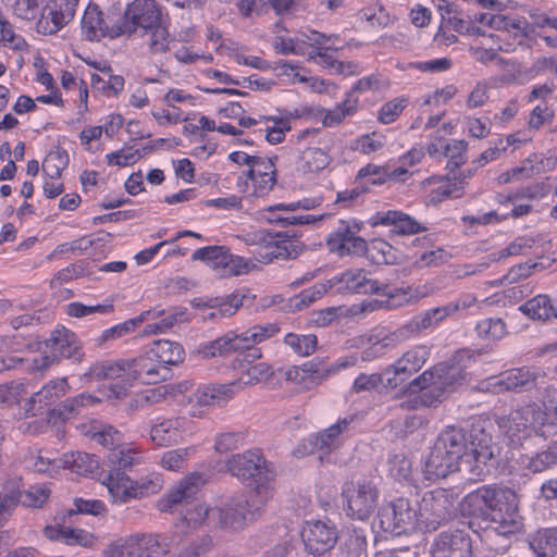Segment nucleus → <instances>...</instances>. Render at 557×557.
<instances>
[{"instance_id": "1", "label": "nucleus", "mask_w": 557, "mask_h": 557, "mask_svg": "<svg viewBox=\"0 0 557 557\" xmlns=\"http://www.w3.org/2000/svg\"><path fill=\"white\" fill-rule=\"evenodd\" d=\"M206 483L202 473L191 472L182 478L157 502L163 513L177 515L184 522L255 521L262 518L260 506H250L244 496H233L224 506H207L196 502V496Z\"/></svg>"}, {"instance_id": "2", "label": "nucleus", "mask_w": 557, "mask_h": 557, "mask_svg": "<svg viewBox=\"0 0 557 557\" xmlns=\"http://www.w3.org/2000/svg\"><path fill=\"white\" fill-rule=\"evenodd\" d=\"M472 361L469 351H457L448 361L438 363L413 379L408 389L421 392L420 398L424 406H435L467 381V369Z\"/></svg>"}, {"instance_id": "3", "label": "nucleus", "mask_w": 557, "mask_h": 557, "mask_svg": "<svg viewBox=\"0 0 557 557\" xmlns=\"http://www.w3.org/2000/svg\"><path fill=\"white\" fill-rule=\"evenodd\" d=\"M226 471L242 483L251 486L261 499H269L274 492L276 470L261 449L251 448L231 455L225 461Z\"/></svg>"}, {"instance_id": "4", "label": "nucleus", "mask_w": 557, "mask_h": 557, "mask_svg": "<svg viewBox=\"0 0 557 557\" xmlns=\"http://www.w3.org/2000/svg\"><path fill=\"white\" fill-rule=\"evenodd\" d=\"M499 426L513 446H522L533 435L547 438L555 434L552 416L536 404L510 412L502 419Z\"/></svg>"}, {"instance_id": "5", "label": "nucleus", "mask_w": 557, "mask_h": 557, "mask_svg": "<svg viewBox=\"0 0 557 557\" xmlns=\"http://www.w3.org/2000/svg\"><path fill=\"white\" fill-rule=\"evenodd\" d=\"M423 333L416 315L392 332L372 330L354 339V346L361 349V360L372 361L383 357L398 344Z\"/></svg>"}, {"instance_id": "6", "label": "nucleus", "mask_w": 557, "mask_h": 557, "mask_svg": "<svg viewBox=\"0 0 557 557\" xmlns=\"http://www.w3.org/2000/svg\"><path fill=\"white\" fill-rule=\"evenodd\" d=\"M277 158L260 157L255 164L237 177V189L248 198L267 196L277 182L275 160Z\"/></svg>"}, {"instance_id": "7", "label": "nucleus", "mask_w": 557, "mask_h": 557, "mask_svg": "<svg viewBox=\"0 0 557 557\" xmlns=\"http://www.w3.org/2000/svg\"><path fill=\"white\" fill-rule=\"evenodd\" d=\"M119 28L113 33L131 35L152 29L162 21V14L154 0H134L129 3L123 16L117 15Z\"/></svg>"}, {"instance_id": "8", "label": "nucleus", "mask_w": 557, "mask_h": 557, "mask_svg": "<svg viewBox=\"0 0 557 557\" xmlns=\"http://www.w3.org/2000/svg\"><path fill=\"white\" fill-rule=\"evenodd\" d=\"M45 356L41 360H34V370H42L60 358H75L81 360L83 357L79 341L75 333L64 326L54 329L49 338L44 343Z\"/></svg>"}, {"instance_id": "9", "label": "nucleus", "mask_w": 557, "mask_h": 557, "mask_svg": "<svg viewBox=\"0 0 557 557\" xmlns=\"http://www.w3.org/2000/svg\"><path fill=\"white\" fill-rule=\"evenodd\" d=\"M430 357V347L419 344L407 349L394 363L384 370L385 387L396 389L403 386L425 364Z\"/></svg>"}, {"instance_id": "10", "label": "nucleus", "mask_w": 557, "mask_h": 557, "mask_svg": "<svg viewBox=\"0 0 557 557\" xmlns=\"http://www.w3.org/2000/svg\"><path fill=\"white\" fill-rule=\"evenodd\" d=\"M132 366L129 359L116 361H104L92 364L84 374L87 380H110L116 381L109 387L108 397L122 398L127 394L128 388L134 384L131 374Z\"/></svg>"}, {"instance_id": "11", "label": "nucleus", "mask_w": 557, "mask_h": 557, "mask_svg": "<svg viewBox=\"0 0 557 557\" xmlns=\"http://www.w3.org/2000/svg\"><path fill=\"white\" fill-rule=\"evenodd\" d=\"M196 433L195 422L186 416L159 418L151 425L150 441L159 447H170L191 437Z\"/></svg>"}, {"instance_id": "12", "label": "nucleus", "mask_w": 557, "mask_h": 557, "mask_svg": "<svg viewBox=\"0 0 557 557\" xmlns=\"http://www.w3.org/2000/svg\"><path fill=\"white\" fill-rule=\"evenodd\" d=\"M497 454L498 448L492 436L483 429L473 428L468 441L466 461L472 462L469 472L475 480H482L488 473V465Z\"/></svg>"}, {"instance_id": "13", "label": "nucleus", "mask_w": 557, "mask_h": 557, "mask_svg": "<svg viewBox=\"0 0 557 557\" xmlns=\"http://www.w3.org/2000/svg\"><path fill=\"white\" fill-rule=\"evenodd\" d=\"M347 499V516L352 520H367L376 507L377 490L370 481L348 483L343 490Z\"/></svg>"}, {"instance_id": "14", "label": "nucleus", "mask_w": 557, "mask_h": 557, "mask_svg": "<svg viewBox=\"0 0 557 557\" xmlns=\"http://www.w3.org/2000/svg\"><path fill=\"white\" fill-rule=\"evenodd\" d=\"M193 260L207 262L220 276H232L248 273L250 263L243 257L233 256L223 246H208L196 249Z\"/></svg>"}, {"instance_id": "15", "label": "nucleus", "mask_w": 557, "mask_h": 557, "mask_svg": "<svg viewBox=\"0 0 557 557\" xmlns=\"http://www.w3.org/2000/svg\"><path fill=\"white\" fill-rule=\"evenodd\" d=\"M543 376L534 368L521 367L503 372L498 376L491 377L487 388L493 393H524L537 385V380Z\"/></svg>"}, {"instance_id": "16", "label": "nucleus", "mask_w": 557, "mask_h": 557, "mask_svg": "<svg viewBox=\"0 0 557 557\" xmlns=\"http://www.w3.org/2000/svg\"><path fill=\"white\" fill-rule=\"evenodd\" d=\"M359 227L347 221H339L338 226L327 237V246L339 257L362 256L368 250L367 242L357 235Z\"/></svg>"}, {"instance_id": "17", "label": "nucleus", "mask_w": 557, "mask_h": 557, "mask_svg": "<svg viewBox=\"0 0 557 557\" xmlns=\"http://www.w3.org/2000/svg\"><path fill=\"white\" fill-rule=\"evenodd\" d=\"M78 0H49L37 22V30L44 35L57 34L73 20Z\"/></svg>"}, {"instance_id": "18", "label": "nucleus", "mask_w": 557, "mask_h": 557, "mask_svg": "<svg viewBox=\"0 0 557 557\" xmlns=\"http://www.w3.org/2000/svg\"><path fill=\"white\" fill-rule=\"evenodd\" d=\"M490 522H515L519 497L509 487L486 486Z\"/></svg>"}, {"instance_id": "19", "label": "nucleus", "mask_w": 557, "mask_h": 557, "mask_svg": "<svg viewBox=\"0 0 557 557\" xmlns=\"http://www.w3.org/2000/svg\"><path fill=\"white\" fill-rule=\"evenodd\" d=\"M234 397L232 385L209 384L196 388L188 397L191 417H201L207 409L215 406H222Z\"/></svg>"}, {"instance_id": "20", "label": "nucleus", "mask_w": 557, "mask_h": 557, "mask_svg": "<svg viewBox=\"0 0 557 557\" xmlns=\"http://www.w3.org/2000/svg\"><path fill=\"white\" fill-rule=\"evenodd\" d=\"M318 129H305L297 136V157L295 161L297 172L313 174L325 169L330 163L329 153L320 147H302L307 137L317 136Z\"/></svg>"}, {"instance_id": "21", "label": "nucleus", "mask_w": 557, "mask_h": 557, "mask_svg": "<svg viewBox=\"0 0 557 557\" xmlns=\"http://www.w3.org/2000/svg\"><path fill=\"white\" fill-rule=\"evenodd\" d=\"M248 357H252L255 359H259L261 357V354L259 350H253L251 354H248L246 357L237 358L234 361V368L239 369L240 373L239 376L227 383L228 385H232L233 387V395H235L237 392L245 389L250 386H255L261 382L268 381L271 379L274 374V371L272 367L269 363L265 362H259V363H245L247 361Z\"/></svg>"}, {"instance_id": "22", "label": "nucleus", "mask_w": 557, "mask_h": 557, "mask_svg": "<svg viewBox=\"0 0 557 557\" xmlns=\"http://www.w3.org/2000/svg\"><path fill=\"white\" fill-rule=\"evenodd\" d=\"M67 388L66 379L51 380L27 399L23 406L24 416L28 418L41 414L48 406L65 395Z\"/></svg>"}, {"instance_id": "23", "label": "nucleus", "mask_w": 557, "mask_h": 557, "mask_svg": "<svg viewBox=\"0 0 557 557\" xmlns=\"http://www.w3.org/2000/svg\"><path fill=\"white\" fill-rule=\"evenodd\" d=\"M115 28H119L117 15H108L104 18L97 5L87 7L82 20V30L86 39L92 41L104 36L117 37L120 34L113 33Z\"/></svg>"}, {"instance_id": "24", "label": "nucleus", "mask_w": 557, "mask_h": 557, "mask_svg": "<svg viewBox=\"0 0 557 557\" xmlns=\"http://www.w3.org/2000/svg\"><path fill=\"white\" fill-rule=\"evenodd\" d=\"M476 300V296L473 294H462L455 301L420 312L416 318L424 332L438 325L448 317L472 307Z\"/></svg>"}, {"instance_id": "25", "label": "nucleus", "mask_w": 557, "mask_h": 557, "mask_svg": "<svg viewBox=\"0 0 557 557\" xmlns=\"http://www.w3.org/2000/svg\"><path fill=\"white\" fill-rule=\"evenodd\" d=\"M475 21L481 25L506 32L515 37H528L532 33L530 23L522 16L487 12L475 14Z\"/></svg>"}, {"instance_id": "26", "label": "nucleus", "mask_w": 557, "mask_h": 557, "mask_svg": "<svg viewBox=\"0 0 557 557\" xmlns=\"http://www.w3.org/2000/svg\"><path fill=\"white\" fill-rule=\"evenodd\" d=\"M301 537L310 554L322 555L335 545L338 535L334 525L306 524L301 530Z\"/></svg>"}, {"instance_id": "27", "label": "nucleus", "mask_w": 557, "mask_h": 557, "mask_svg": "<svg viewBox=\"0 0 557 557\" xmlns=\"http://www.w3.org/2000/svg\"><path fill=\"white\" fill-rule=\"evenodd\" d=\"M342 293L380 294L381 284L369 276L363 269H349L334 278Z\"/></svg>"}, {"instance_id": "28", "label": "nucleus", "mask_w": 557, "mask_h": 557, "mask_svg": "<svg viewBox=\"0 0 557 557\" xmlns=\"http://www.w3.org/2000/svg\"><path fill=\"white\" fill-rule=\"evenodd\" d=\"M463 550V554H472V543L468 533L462 530L440 533L433 541L430 555L455 556L457 552Z\"/></svg>"}, {"instance_id": "29", "label": "nucleus", "mask_w": 557, "mask_h": 557, "mask_svg": "<svg viewBox=\"0 0 557 557\" xmlns=\"http://www.w3.org/2000/svg\"><path fill=\"white\" fill-rule=\"evenodd\" d=\"M129 361L134 383L139 381L145 384H156L165 380L170 374V369H164L156 357L150 356V349H147L144 355L129 359Z\"/></svg>"}, {"instance_id": "30", "label": "nucleus", "mask_w": 557, "mask_h": 557, "mask_svg": "<svg viewBox=\"0 0 557 557\" xmlns=\"http://www.w3.org/2000/svg\"><path fill=\"white\" fill-rule=\"evenodd\" d=\"M333 374L334 370H331L330 364L322 359H312L305 362L301 367L292 368L286 371L288 380L306 384L308 387L321 384Z\"/></svg>"}, {"instance_id": "31", "label": "nucleus", "mask_w": 557, "mask_h": 557, "mask_svg": "<svg viewBox=\"0 0 557 557\" xmlns=\"http://www.w3.org/2000/svg\"><path fill=\"white\" fill-rule=\"evenodd\" d=\"M460 462L446 450L433 446L424 462L425 479L436 481L447 478L459 470Z\"/></svg>"}, {"instance_id": "32", "label": "nucleus", "mask_w": 557, "mask_h": 557, "mask_svg": "<svg viewBox=\"0 0 557 557\" xmlns=\"http://www.w3.org/2000/svg\"><path fill=\"white\" fill-rule=\"evenodd\" d=\"M246 242L250 245L264 244L265 252L260 256L263 262H271L274 259H293L298 255L297 245L294 242H272L263 232L247 234Z\"/></svg>"}, {"instance_id": "33", "label": "nucleus", "mask_w": 557, "mask_h": 557, "mask_svg": "<svg viewBox=\"0 0 557 557\" xmlns=\"http://www.w3.org/2000/svg\"><path fill=\"white\" fill-rule=\"evenodd\" d=\"M44 534L51 541L62 542L66 545L90 546L94 543L92 533L72 528L69 524H46Z\"/></svg>"}, {"instance_id": "34", "label": "nucleus", "mask_w": 557, "mask_h": 557, "mask_svg": "<svg viewBox=\"0 0 557 557\" xmlns=\"http://www.w3.org/2000/svg\"><path fill=\"white\" fill-rule=\"evenodd\" d=\"M373 225H389L391 232L399 235H412L425 230L408 214L394 210L377 213L373 218Z\"/></svg>"}, {"instance_id": "35", "label": "nucleus", "mask_w": 557, "mask_h": 557, "mask_svg": "<svg viewBox=\"0 0 557 557\" xmlns=\"http://www.w3.org/2000/svg\"><path fill=\"white\" fill-rule=\"evenodd\" d=\"M422 188H430V202L437 203L447 198H459L463 195L462 182H453L446 176H431L421 182Z\"/></svg>"}, {"instance_id": "36", "label": "nucleus", "mask_w": 557, "mask_h": 557, "mask_svg": "<svg viewBox=\"0 0 557 557\" xmlns=\"http://www.w3.org/2000/svg\"><path fill=\"white\" fill-rule=\"evenodd\" d=\"M433 446L446 450L447 454L461 461L468 451V440L462 430L448 426L440 433Z\"/></svg>"}, {"instance_id": "37", "label": "nucleus", "mask_w": 557, "mask_h": 557, "mask_svg": "<svg viewBox=\"0 0 557 557\" xmlns=\"http://www.w3.org/2000/svg\"><path fill=\"white\" fill-rule=\"evenodd\" d=\"M351 420V418L341 419L335 424L312 436L309 440L312 449L323 451L325 454L336 449L341 445L342 433L348 429Z\"/></svg>"}, {"instance_id": "38", "label": "nucleus", "mask_w": 557, "mask_h": 557, "mask_svg": "<svg viewBox=\"0 0 557 557\" xmlns=\"http://www.w3.org/2000/svg\"><path fill=\"white\" fill-rule=\"evenodd\" d=\"M149 349L150 356L156 357L157 361L164 369H169V366L182 363L185 359V350L177 342L158 339L151 344Z\"/></svg>"}, {"instance_id": "39", "label": "nucleus", "mask_w": 557, "mask_h": 557, "mask_svg": "<svg viewBox=\"0 0 557 557\" xmlns=\"http://www.w3.org/2000/svg\"><path fill=\"white\" fill-rule=\"evenodd\" d=\"M486 486H482L469 493L459 504L460 513L470 519L490 521L488 502Z\"/></svg>"}, {"instance_id": "40", "label": "nucleus", "mask_w": 557, "mask_h": 557, "mask_svg": "<svg viewBox=\"0 0 557 557\" xmlns=\"http://www.w3.org/2000/svg\"><path fill=\"white\" fill-rule=\"evenodd\" d=\"M520 310L533 320L549 321L557 319V302L545 294L525 301L520 306Z\"/></svg>"}, {"instance_id": "41", "label": "nucleus", "mask_w": 557, "mask_h": 557, "mask_svg": "<svg viewBox=\"0 0 557 557\" xmlns=\"http://www.w3.org/2000/svg\"><path fill=\"white\" fill-rule=\"evenodd\" d=\"M388 297L391 307L412 305L428 297L431 290L426 286H408L406 288L388 289L387 285H381V293Z\"/></svg>"}, {"instance_id": "42", "label": "nucleus", "mask_w": 557, "mask_h": 557, "mask_svg": "<svg viewBox=\"0 0 557 557\" xmlns=\"http://www.w3.org/2000/svg\"><path fill=\"white\" fill-rule=\"evenodd\" d=\"M304 39L307 41L306 46L309 45L315 50L308 53L309 60L314 62L320 61L326 64L332 58L327 54L329 50H336V41L338 37L336 35L326 36L324 34L311 30L310 34H302Z\"/></svg>"}, {"instance_id": "43", "label": "nucleus", "mask_w": 557, "mask_h": 557, "mask_svg": "<svg viewBox=\"0 0 557 557\" xmlns=\"http://www.w3.org/2000/svg\"><path fill=\"white\" fill-rule=\"evenodd\" d=\"M191 386V383L186 382H180L174 385H168V386H161L157 388L147 389L140 394H137L135 398L131 401L129 406L133 409L141 408L149 404H154L159 401L161 397L164 396L166 393H171L173 396H177L180 394H184L187 392Z\"/></svg>"}, {"instance_id": "44", "label": "nucleus", "mask_w": 557, "mask_h": 557, "mask_svg": "<svg viewBox=\"0 0 557 557\" xmlns=\"http://www.w3.org/2000/svg\"><path fill=\"white\" fill-rule=\"evenodd\" d=\"M103 484L114 502H127L133 498V481L122 471H109Z\"/></svg>"}, {"instance_id": "45", "label": "nucleus", "mask_w": 557, "mask_h": 557, "mask_svg": "<svg viewBox=\"0 0 557 557\" xmlns=\"http://www.w3.org/2000/svg\"><path fill=\"white\" fill-rule=\"evenodd\" d=\"M359 100L350 94L346 95L343 102L338 103L335 108L326 110L322 109V125L324 127H336L344 122V120L354 114L358 108Z\"/></svg>"}, {"instance_id": "46", "label": "nucleus", "mask_w": 557, "mask_h": 557, "mask_svg": "<svg viewBox=\"0 0 557 557\" xmlns=\"http://www.w3.org/2000/svg\"><path fill=\"white\" fill-rule=\"evenodd\" d=\"M63 469H70L79 475H88L99 468V460L95 455L73 451L62 456Z\"/></svg>"}, {"instance_id": "47", "label": "nucleus", "mask_w": 557, "mask_h": 557, "mask_svg": "<svg viewBox=\"0 0 557 557\" xmlns=\"http://www.w3.org/2000/svg\"><path fill=\"white\" fill-rule=\"evenodd\" d=\"M233 352L236 351L232 338V332H227L213 341L200 344L195 350V354L202 359L226 357Z\"/></svg>"}, {"instance_id": "48", "label": "nucleus", "mask_w": 557, "mask_h": 557, "mask_svg": "<svg viewBox=\"0 0 557 557\" xmlns=\"http://www.w3.org/2000/svg\"><path fill=\"white\" fill-rule=\"evenodd\" d=\"M536 557H555L557 554V528L539 530L530 542Z\"/></svg>"}, {"instance_id": "49", "label": "nucleus", "mask_w": 557, "mask_h": 557, "mask_svg": "<svg viewBox=\"0 0 557 557\" xmlns=\"http://www.w3.org/2000/svg\"><path fill=\"white\" fill-rule=\"evenodd\" d=\"M140 453L133 447L122 446L117 449H112L107 458L110 471L127 470L140 462Z\"/></svg>"}, {"instance_id": "50", "label": "nucleus", "mask_w": 557, "mask_h": 557, "mask_svg": "<svg viewBox=\"0 0 557 557\" xmlns=\"http://www.w3.org/2000/svg\"><path fill=\"white\" fill-rule=\"evenodd\" d=\"M106 512V506L102 502L96 499L75 498L73 507L63 509L59 513L61 520L72 519L76 515H90L92 517H102Z\"/></svg>"}, {"instance_id": "51", "label": "nucleus", "mask_w": 557, "mask_h": 557, "mask_svg": "<svg viewBox=\"0 0 557 557\" xmlns=\"http://www.w3.org/2000/svg\"><path fill=\"white\" fill-rule=\"evenodd\" d=\"M382 521L395 520L396 522H411L417 519V511L410 506V503L406 498H398L381 510Z\"/></svg>"}, {"instance_id": "52", "label": "nucleus", "mask_w": 557, "mask_h": 557, "mask_svg": "<svg viewBox=\"0 0 557 557\" xmlns=\"http://www.w3.org/2000/svg\"><path fill=\"white\" fill-rule=\"evenodd\" d=\"M99 399L90 394H81L66 399L58 408L50 411V416L58 414L62 420H69L81 412V408L98 403Z\"/></svg>"}, {"instance_id": "53", "label": "nucleus", "mask_w": 557, "mask_h": 557, "mask_svg": "<svg viewBox=\"0 0 557 557\" xmlns=\"http://www.w3.org/2000/svg\"><path fill=\"white\" fill-rule=\"evenodd\" d=\"M524 468L532 473H541L557 463V442L548 449L536 453L533 456L525 457L522 460Z\"/></svg>"}, {"instance_id": "54", "label": "nucleus", "mask_w": 557, "mask_h": 557, "mask_svg": "<svg viewBox=\"0 0 557 557\" xmlns=\"http://www.w3.org/2000/svg\"><path fill=\"white\" fill-rule=\"evenodd\" d=\"M366 253L377 264H395L399 262L398 251L391 244L380 238L371 242Z\"/></svg>"}, {"instance_id": "55", "label": "nucleus", "mask_w": 557, "mask_h": 557, "mask_svg": "<svg viewBox=\"0 0 557 557\" xmlns=\"http://www.w3.org/2000/svg\"><path fill=\"white\" fill-rule=\"evenodd\" d=\"M147 37V45L153 54L165 53L170 49L172 39L170 38L166 27L160 21L152 29L141 33Z\"/></svg>"}, {"instance_id": "56", "label": "nucleus", "mask_w": 557, "mask_h": 557, "mask_svg": "<svg viewBox=\"0 0 557 557\" xmlns=\"http://www.w3.org/2000/svg\"><path fill=\"white\" fill-rule=\"evenodd\" d=\"M29 467L34 472L54 476L63 469L62 457L50 458L44 451L39 450L29 457Z\"/></svg>"}, {"instance_id": "57", "label": "nucleus", "mask_w": 557, "mask_h": 557, "mask_svg": "<svg viewBox=\"0 0 557 557\" xmlns=\"http://www.w3.org/2000/svg\"><path fill=\"white\" fill-rule=\"evenodd\" d=\"M133 549L137 557H160L166 553V545L157 535H148L137 539Z\"/></svg>"}, {"instance_id": "58", "label": "nucleus", "mask_w": 557, "mask_h": 557, "mask_svg": "<svg viewBox=\"0 0 557 557\" xmlns=\"http://www.w3.org/2000/svg\"><path fill=\"white\" fill-rule=\"evenodd\" d=\"M284 343L297 355L309 356L315 351L318 338L313 334L288 333L284 337Z\"/></svg>"}, {"instance_id": "59", "label": "nucleus", "mask_w": 557, "mask_h": 557, "mask_svg": "<svg viewBox=\"0 0 557 557\" xmlns=\"http://www.w3.org/2000/svg\"><path fill=\"white\" fill-rule=\"evenodd\" d=\"M18 494V505L29 508H40L48 500L50 490L44 485L30 486L28 490H14Z\"/></svg>"}, {"instance_id": "60", "label": "nucleus", "mask_w": 557, "mask_h": 557, "mask_svg": "<svg viewBox=\"0 0 557 557\" xmlns=\"http://www.w3.org/2000/svg\"><path fill=\"white\" fill-rule=\"evenodd\" d=\"M245 444V432H224L216 435L214 450L219 454H226L243 447Z\"/></svg>"}, {"instance_id": "61", "label": "nucleus", "mask_w": 557, "mask_h": 557, "mask_svg": "<svg viewBox=\"0 0 557 557\" xmlns=\"http://www.w3.org/2000/svg\"><path fill=\"white\" fill-rule=\"evenodd\" d=\"M195 446L181 447L168 450L161 458V465L164 469L178 471L184 467L185 461L196 453Z\"/></svg>"}, {"instance_id": "62", "label": "nucleus", "mask_w": 557, "mask_h": 557, "mask_svg": "<svg viewBox=\"0 0 557 557\" xmlns=\"http://www.w3.org/2000/svg\"><path fill=\"white\" fill-rule=\"evenodd\" d=\"M307 41L301 37H286L277 35L273 41V48L280 54H296L304 55L306 53Z\"/></svg>"}, {"instance_id": "63", "label": "nucleus", "mask_w": 557, "mask_h": 557, "mask_svg": "<svg viewBox=\"0 0 557 557\" xmlns=\"http://www.w3.org/2000/svg\"><path fill=\"white\" fill-rule=\"evenodd\" d=\"M133 498H143L159 493L163 487V480L160 474H150L133 481Z\"/></svg>"}, {"instance_id": "64", "label": "nucleus", "mask_w": 557, "mask_h": 557, "mask_svg": "<svg viewBox=\"0 0 557 557\" xmlns=\"http://www.w3.org/2000/svg\"><path fill=\"white\" fill-rule=\"evenodd\" d=\"M468 143L466 140H451L444 145L443 156L448 159L447 169L454 171L466 162V151Z\"/></svg>"}]
</instances>
